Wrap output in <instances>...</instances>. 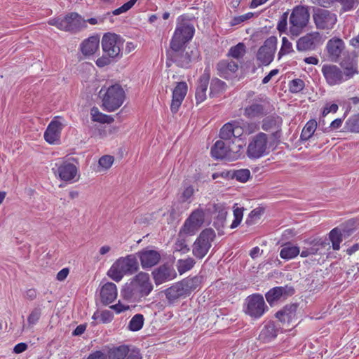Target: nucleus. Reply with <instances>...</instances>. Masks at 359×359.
Masks as SVG:
<instances>
[{
  "label": "nucleus",
  "instance_id": "nucleus-1",
  "mask_svg": "<svg viewBox=\"0 0 359 359\" xmlns=\"http://www.w3.org/2000/svg\"><path fill=\"white\" fill-rule=\"evenodd\" d=\"M154 286L149 275L145 272H139L129 283H126L121 294L123 299L132 302H140L153 290Z\"/></svg>",
  "mask_w": 359,
  "mask_h": 359
},
{
  "label": "nucleus",
  "instance_id": "nucleus-2",
  "mask_svg": "<svg viewBox=\"0 0 359 359\" xmlns=\"http://www.w3.org/2000/svg\"><path fill=\"white\" fill-rule=\"evenodd\" d=\"M123 43L120 36L112 33L104 34L102 39L103 55L97 59L96 65L104 67L121 58Z\"/></svg>",
  "mask_w": 359,
  "mask_h": 359
},
{
  "label": "nucleus",
  "instance_id": "nucleus-3",
  "mask_svg": "<svg viewBox=\"0 0 359 359\" xmlns=\"http://www.w3.org/2000/svg\"><path fill=\"white\" fill-rule=\"evenodd\" d=\"M243 133L238 123H226V160L235 161L242 156L243 142L239 137Z\"/></svg>",
  "mask_w": 359,
  "mask_h": 359
},
{
  "label": "nucleus",
  "instance_id": "nucleus-4",
  "mask_svg": "<svg viewBox=\"0 0 359 359\" xmlns=\"http://www.w3.org/2000/svg\"><path fill=\"white\" fill-rule=\"evenodd\" d=\"M321 72L329 86L339 85L358 73L357 65L354 63H350L344 69L336 65L325 64L323 65Z\"/></svg>",
  "mask_w": 359,
  "mask_h": 359
},
{
  "label": "nucleus",
  "instance_id": "nucleus-5",
  "mask_svg": "<svg viewBox=\"0 0 359 359\" xmlns=\"http://www.w3.org/2000/svg\"><path fill=\"white\" fill-rule=\"evenodd\" d=\"M140 269L137 257L130 254L121 257L111 265L107 275L114 281L119 282L125 276H131Z\"/></svg>",
  "mask_w": 359,
  "mask_h": 359
},
{
  "label": "nucleus",
  "instance_id": "nucleus-6",
  "mask_svg": "<svg viewBox=\"0 0 359 359\" xmlns=\"http://www.w3.org/2000/svg\"><path fill=\"white\" fill-rule=\"evenodd\" d=\"M99 96L102 100V109L108 112H113L121 107L126 97L124 89L119 84L102 87Z\"/></svg>",
  "mask_w": 359,
  "mask_h": 359
},
{
  "label": "nucleus",
  "instance_id": "nucleus-7",
  "mask_svg": "<svg viewBox=\"0 0 359 359\" xmlns=\"http://www.w3.org/2000/svg\"><path fill=\"white\" fill-rule=\"evenodd\" d=\"M194 33V26L188 19V16L180 15L170 43V49L185 48L187 43L192 39Z\"/></svg>",
  "mask_w": 359,
  "mask_h": 359
},
{
  "label": "nucleus",
  "instance_id": "nucleus-8",
  "mask_svg": "<svg viewBox=\"0 0 359 359\" xmlns=\"http://www.w3.org/2000/svg\"><path fill=\"white\" fill-rule=\"evenodd\" d=\"M310 13L304 6H295L289 18L287 34L293 37L299 36L309 22Z\"/></svg>",
  "mask_w": 359,
  "mask_h": 359
},
{
  "label": "nucleus",
  "instance_id": "nucleus-9",
  "mask_svg": "<svg viewBox=\"0 0 359 359\" xmlns=\"http://www.w3.org/2000/svg\"><path fill=\"white\" fill-rule=\"evenodd\" d=\"M48 23L66 32L76 31L86 26V21L76 13H72L64 18L58 17L50 19Z\"/></svg>",
  "mask_w": 359,
  "mask_h": 359
},
{
  "label": "nucleus",
  "instance_id": "nucleus-10",
  "mask_svg": "<svg viewBox=\"0 0 359 359\" xmlns=\"http://www.w3.org/2000/svg\"><path fill=\"white\" fill-rule=\"evenodd\" d=\"M215 237V231L210 228L203 230L193 245L192 252L199 259L204 257L211 247Z\"/></svg>",
  "mask_w": 359,
  "mask_h": 359
},
{
  "label": "nucleus",
  "instance_id": "nucleus-11",
  "mask_svg": "<svg viewBox=\"0 0 359 359\" xmlns=\"http://www.w3.org/2000/svg\"><path fill=\"white\" fill-rule=\"evenodd\" d=\"M245 313L255 319L261 318L268 310V306L264 302L263 296L259 294L248 296L245 299Z\"/></svg>",
  "mask_w": 359,
  "mask_h": 359
},
{
  "label": "nucleus",
  "instance_id": "nucleus-12",
  "mask_svg": "<svg viewBox=\"0 0 359 359\" xmlns=\"http://www.w3.org/2000/svg\"><path fill=\"white\" fill-rule=\"evenodd\" d=\"M313 20L318 29L330 30L337 23V17L329 10L318 8L313 10Z\"/></svg>",
  "mask_w": 359,
  "mask_h": 359
},
{
  "label": "nucleus",
  "instance_id": "nucleus-13",
  "mask_svg": "<svg viewBox=\"0 0 359 359\" xmlns=\"http://www.w3.org/2000/svg\"><path fill=\"white\" fill-rule=\"evenodd\" d=\"M268 138L265 133H259L250 141L247 156L252 159L259 158L267 154Z\"/></svg>",
  "mask_w": 359,
  "mask_h": 359
},
{
  "label": "nucleus",
  "instance_id": "nucleus-14",
  "mask_svg": "<svg viewBox=\"0 0 359 359\" xmlns=\"http://www.w3.org/2000/svg\"><path fill=\"white\" fill-rule=\"evenodd\" d=\"M52 170L55 175L62 181L73 183L79 180L77 167L69 161L55 163Z\"/></svg>",
  "mask_w": 359,
  "mask_h": 359
},
{
  "label": "nucleus",
  "instance_id": "nucleus-15",
  "mask_svg": "<svg viewBox=\"0 0 359 359\" xmlns=\"http://www.w3.org/2000/svg\"><path fill=\"white\" fill-rule=\"evenodd\" d=\"M277 38L271 36L266 39L257 53V60L264 65H269L273 60L276 50Z\"/></svg>",
  "mask_w": 359,
  "mask_h": 359
},
{
  "label": "nucleus",
  "instance_id": "nucleus-16",
  "mask_svg": "<svg viewBox=\"0 0 359 359\" xmlns=\"http://www.w3.org/2000/svg\"><path fill=\"white\" fill-rule=\"evenodd\" d=\"M61 120V117L56 116L48 124L44 133V139L49 144H55L59 142L62 130L65 126Z\"/></svg>",
  "mask_w": 359,
  "mask_h": 359
},
{
  "label": "nucleus",
  "instance_id": "nucleus-17",
  "mask_svg": "<svg viewBox=\"0 0 359 359\" xmlns=\"http://www.w3.org/2000/svg\"><path fill=\"white\" fill-rule=\"evenodd\" d=\"M322 42V36L318 32H312L300 37L297 41L299 51L314 50Z\"/></svg>",
  "mask_w": 359,
  "mask_h": 359
},
{
  "label": "nucleus",
  "instance_id": "nucleus-18",
  "mask_svg": "<svg viewBox=\"0 0 359 359\" xmlns=\"http://www.w3.org/2000/svg\"><path fill=\"white\" fill-rule=\"evenodd\" d=\"M185 48L179 49H171L168 53V60L166 64L170 65V62L175 63L178 67L188 68L191 63V56L188 52L184 50Z\"/></svg>",
  "mask_w": 359,
  "mask_h": 359
},
{
  "label": "nucleus",
  "instance_id": "nucleus-19",
  "mask_svg": "<svg viewBox=\"0 0 359 359\" xmlns=\"http://www.w3.org/2000/svg\"><path fill=\"white\" fill-rule=\"evenodd\" d=\"M325 48L328 60L337 62L345 49V43L341 39L333 37L327 42Z\"/></svg>",
  "mask_w": 359,
  "mask_h": 359
},
{
  "label": "nucleus",
  "instance_id": "nucleus-20",
  "mask_svg": "<svg viewBox=\"0 0 359 359\" xmlns=\"http://www.w3.org/2000/svg\"><path fill=\"white\" fill-rule=\"evenodd\" d=\"M187 84L186 82H178L172 90L170 110L175 114L179 109L187 93Z\"/></svg>",
  "mask_w": 359,
  "mask_h": 359
},
{
  "label": "nucleus",
  "instance_id": "nucleus-21",
  "mask_svg": "<svg viewBox=\"0 0 359 359\" xmlns=\"http://www.w3.org/2000/svg\"><path fill=\"white\" fill-rule=\"evenodd\" d=\"M294 289L292 286L285 285L284 287H275L271 289L265 294L266 299L270 305H273L276 302L286 299L293 295Z\"/></svg>",
  "mask_w": 359,
  "mask_h": 359
},
{
  "label": "nucleus",
  "instance_id": "nucleus-22",
  "mask_svg": "<svg viewBox=\"0 0 359 359\" xmlns=\"http://www.w3.org/2000/svg\"><path fill=\"white\" fill-rule=\"evenodd\" d=\"M152 276L156 285H158L174 279L177 273L172 267L163 264L152 271Z\"/></svg>",
  "mask_w": 359,
  "mask_h": 359
},
{
  "label": "nucleus",
  "instance_id": "nucleus-23",
  "mask_svg": "<svg viewBox=\"0 0 359 359\" xmlns=\"http://www.w3.org/2000/svg\"><path fill=\"white\" fill-rule=\"evenodd\" d=\"M135 255L140 258L142 267L144 269L156 265L161 259L160 254L154 250H142Z\"/></svg>",
  "mask_w": 359,
  "mask_h": 359
},
{
  "label": "nucleus",
  "instance_id": "nucleus-24",
  "mask_svg": "<svg viewBox=\"0 0 359 359\" xmlns=\"http://www.w3.org/2000/svg\"><path fill=\"white\" fill-rule=\"evenodd\" d=\"M353 233L352 229H341L335 227L329 233V239L332 243V247L334 250H339L340 249V243L343 239L347 238Z\"/></svg>",
  "mask_w": 359,
  "mask_h": 359
},
{
  "label": "nucleus",
  "instance_id": "nucleus-25",
  "mask_svg": "<svg viewBox=\"0 0 359 359\" xmlns=\"http://www.w3.org/2000/svg\"><path fill=\"white\" fill-rule=\"evenodd\" d=\"M100 301L104 305L113 302L117 297L116 285L111 282L104 283L100 288Z\"/></svg>",
  "mask_w": 359,
  "mask_h": 359
},
{
  "label": "nucleus",
  "instance_id": "nucleus-26",
  "mask_svg": "<svg viewBox=\"0 0 359 359\" xmlns=\"http://www.w3.org/2000/svg\"><path fill=\"white\" fill-rule=\"evenodd\" d=\"M297 304H287L276 313V317L282 323H291L296 319Z\"/></svg>",
  "mask_w": 359,
  "mask_h": 359
},
{
  "label": "nucleus",
  "instance_id": "nucleus-27",
  "mask_svg": "<svg viewBox=\"0 0 359 359\" xmlns=\"http://www.w3.org/2000/svg\"><path fill=\"white\" fill-rule=\"evenodd\" d=\"M210 80V74L207 69L201 76L196 90V100L197 103L203 102L206 99V91Z\"/></svg>",
  "mask_w": 359,
  "mask_h": 359
},
{
  "label": "nucleus",
  "instance_id": "nucleus-28",
  "mask_svg": "<svg viewBox=\"0 0 359 359\" xmlns=\"http://www.w3.org/2000/svg\"><path fill=\"white\" fill-rule=\"evenodd\" d=\"M165 294L170 303H173L181 297L187 295V293L181 281L176 283L165 290Z\"/></svg>",
  "mask_w": 359,
  "mask_h": 359
},
{
  "label": "nucleus",
  "instance_id": "nucleus-29",
  "mask_svg": "<svg viewBox=\"0 0 359 359\" xmlns=\"http://www.w3.org/2000/svg\"><path fill=\"white\" fill-rule=\"evenodd\" d=\"M99 37L93 36L83 41L80 46V49L84 55L89 56L97 52L99 49Z\"/></svg>",
  "mask_w": 359,
  "mask_h": 359
},
{
  "label": "nucleus",
  "instance_id": "nucleus-30",
  "mask_svg": "<svg viewBox=\"0 0 359 359\" xmlns=\"http://www.w3.org/2000/svg\"><path fill=\"white\" fill-rule=\"evenodd\" d=\"M278 328L273 322H268L262 328L259 338L264 342H269L275 339L277 336Z\"/></svg>",
  "mask_w": 359,
  "mask_h": 359
},
{
  "label": "nucleus",
  "instance_id": "nucleus-31",
  "mask_svg": "<svg viewBox=\"0 0 359 359\" xmlns=\"http://www.w3.org/2000/svg\"><path fill=\"white\" fill-rule=\"evenodd\" d=\"M251 173L248 169L229 170L226 172V177L236 179L237 181L245 183L250 177Z\"/></svg>",
  "mask_w": 359,
  "mask_h": 359
},
{
  "label": "nucleus",
  "instance_id": "nucleus-32",
  "mask_svg": "<svg viewBox=\"0 0 359 359\" xmlns=\"http://www.w3.org/2000/svg\"><path fill=\"white\" fill-rule=\"evenodd\" d=\"M300 252L299 248L291 245L290 243L285 244L280 252V257L283 259H292L296 257Z\"/></svg>",
  "mask_w": 359,
  "mask_h": 359
},
{
  "label": "nucleus",
  "instance_id": "nucleus-33",
  "mask_svg": "<svg viewBox=\"0 0 359 359\" xmlns=\"http://www.w3.org/2000/svg\"><path fill=\"white\" fill-rule=\"evenodd\" d=\"M202 279V276H195L194 277L184 278L181 281L187 294L200 286Z\"/></svg>",
  "mask_w": 359,
  "mask_h": 359
},
{
  "label": "nucleus",
  "instance_id": "nucleus-34",
  "mask_svg": "<svg viewBox=\"0 0 359 359\" xmlns=\"http://www.w3.org/2000/svg\"><path fill=\"white\" fill-rule=\"evenodd\" d=\"M130 352L127 346L123 345L114 347L108 351V359H123L127 357Z\"/></svg>",
  "mask_w": 359,
  "mask_h": 359
},
{
  "label": "nucleus",
  "instance_id": "nucleus-35",
  "mask_svg": "<svg viewBox=\"0 0 359 359\" xmlns=\"http://www.w3.org/2000/svg\"><path fill=\"white\" fill-rule=\"evenodd\" d=\"M280 123L279 117L268 116L263 120L262 129L265 131L277 133L279 130Z\"/></svg>",
  "mask_w": 359,
  "mask_h": 359
},
{
  "label": "nucleus",
  "instance_id": "nucleus-36",
  "mask_svg": "<svg viewBox=\"0 0 359 359\" xmlns=\"http://www.w3.org/2000/svg\"><path fill=\"white\" fill-rule=\"evenodd\" d=\"M90 116L93 121L101 123H111L114 121L111 116L100 112L98 108L95 107L90 109Z\"/></svg>",
  "mask_w": 359,
  "mask_h": 359
},
{
  "label": "nucleus",
  "instance_id": "nucleus-37",
  "mask_svg": "<svg viewBox=\"0 0 359 359\" xmlns=\"http://www.w3.org/2000/svg\"><path fill=\"white\" fill-rule=\"evenodd\" d=\"M205 222V212L201 208L194 210L184 224H203Z\"/></svg>",
  "mask_w": 359,
  "mask_h": 359
},
{
  "label": "nucleus",
  "instance_id": "nucleus-38",
  "mask_svg": "<svg viewBox=\"0 0 359 359\" xmlns=\"http://www.w3.org/2000/svg\"><path fill=\"white\" fill-rule=\"evenodd\" d=\"M316 128L317 122L315 120L309 121L302 131L301 139L304 141L308 140L312 137Z\"/></svg>",
  "mask_w": 359,
  "mask_h": 359
},
{
  "label": "nucleus",
  "instance_id": "nucleus-39",
  "mask_svg": "<svg viewBox=\"0 0 359 359\" xmlns=\"http://www.w3.org/2000/svg\"><path fill=\"white\" fill-rule=\"evenodd\" d=\"M311 243V244L313 243V245L310 248H306L305 250H303L302 251V252L300 253V256L302 257H306L309 255L318 254V252L320 250V247L324 248L327 244L325 241H316L315 243H314V241H313Z\"/></svg>",
  "mask_w": 359,
  "mask_h": 359
},
{
  "label": "nucleus",
  "instance_id": "nucleus-40",
  "mask_svg": "<svg viewBox=\"0 0 359 359\" xmlns=\"http://www.w3.org/2000/svg\"><path fill=\"white\" fill-rule=\"evenodd\" d=\"M144 320V318L142 314H135L130 320L128 327L133 332L139 331L143 327Z\"/></svg>",
  "mask_w": 359,
  "mask_h": 359
},
{
  "label": "nucleus",
  "instance_id": "nucleus-41",
  "mask_svg": "<svg viewBox=\"0 0 359 359\" xmlns=\"http://www.w3.org/2000/svg\"><path fill=\"white\" fill-rule=\"evenodd\" d=\"M195 264V261L192 258H187L184 259H179L177 262V268L180 274H183L185 272L191 270Z\"/></svg>",
  "mask_w": 359,
  "mask_h": 359
},
{
  "label": "nucleus",
  "instance_id": "nucleus-42",
  "mask_svg": "<svg viewBox=\"0 0 359 359\" xmlns=\"http://www.w3.org/2000/svg\"><path fill=\"white\" fill-rule=\"evenodd\" d=\"M212 158L223 159L224 158V142L222 140H217L211 149Z\"/></svg>",
  "mask_w": 359,
  "mask_h": 359
},
{
  "label": "nucleus",
  "instance_id": "nucleus-43",
  "mask_svg": "<svg viewBox=\"0 0 359 359\" xmlns=\"http://www.w3.org/2000/svg\"><path fill=\"white\" fill-rule=\"evenodd\" d=\"M224 83L217 78H213L210 83V96L217 97L223 90Z\"/></svg>",
  "mask_w": 359,
  "mask_h": 359
},
{
  "label": "nucleus",
  "instance_id": "nucleus-44",
  "mask_svg": "<svg viewBox=\"0 0 359 359\" xmlns=\"http://www.w3.org/2000/svg\"><path fill=\"white\" fill-rule=\"evenodd\" d=\"M346 128L351 133H359V114L351 116L346 121Z\"/></svg>",
  "mask_w": 359,
  "mask_h": 359
},
{
  "label": "nucleus",
  "instance_id": "nucleus-45",
  "mask_svg": "<svg viewBox=\"0 0 359 359\" xmlns=\"http://www.w3.org/2000/svg\"><path fill=\"white\" fill-rule=\"evenodd\" d=\"M264 107L259 104H252L247 107L245 110V114L248 117H255L264 114Z\"/></svg>",
  "mask_w": 359,
  "mask_h": 359
},
{
  "label": "nucleus",
  "instance_id": "nucleus-46",
  "mask_svg": "<svg viewBox=\"0 0 359 359\" xmlns=\"http://www.w3.org/2000/svg\"><path fill=\"white\" fill-rule=\"evenodd\" d=\"M264 213V208L263 207H257L252 210L251 212L249 214L246 223L247 224H252V223H256L258 222Z\"/></svg>",
  "mask_w": 359,
  "mask_h": 359
},
{
  "label": "nucleus",
  "instance_id": "nucleus-47",
  "mask_svg": "<svg viewBox=\"0 0 359 359\" xmlns=\"http://www.w3.org/2000/svg\"><path fill=\"white\" fill-rule=\"evenodd\" d=\"M245 53V45L243 43H239L236 46L230 48L228 53V57H232L238 60L244 55Z\"/></svg>",
  "mask_w": 359,
  "mask_h": 359
},
{
  "label": "nucleus",
  "instance_id": "nucleus-48",
  "mask_svg": "<svg viewBox=\"0 0 359 359\" xmlns=\"http://www.w3.org/2000/svg\"><path fill=\"white\" fill-rule=\"evenodd\" d=\"M114 161V158L112 156L105 155L102 156L98 161V164L100 167L99 171L109 169L113 165Z\"/></svg>",
  "mask_w": 359,
  "mask_h": 359
},
{
  "label": "nucleus",
  "instance_id": "nucleus-49",
  "mask_svg": "<svg viewBox=\"0 0 359 359\" xmlns=\"http://www.w3.org/2000/svg\"><path fill=\"white\" fill-rule=\"evenodd\" d=\"M292 51V43L285 36L283 37L282 46L278 52V58L280 59L283 55L289 54Z\"/></svg>",
  "mask_w": 359,
  "mask_h": 359
},
{
  "label": "nucleus",
  "instance_id": "nucleus-50",
  "mask_svg": "<svg viewBox=\"0 0 359 359\" xmlns=\"http://www.w3.org/2000/svg\"><path fill=\"white\" fill-rule=\"evenodd\" d=\"M194 194V189L191 185L184 186V190L180 196V201L182 203L187 202L188 204L191 203V198Z\"/></svg>",
  "mask_w": 359,
  "mask_h": 359
},
{
  "label": "nucleus",
  "instance_id": "nucleus-51",
  "mask_svg": "<svg viewBox=\"0 0 359 359\" xmlns=\"http://www.w3.org/2000/svg\"><path fill=\"white\" fill-rule=\"evenodd\" d=\"M41 316V309L40 307H36L29 313L27 318V322L29 325H35Z\"/></svg>",
  "mask_w": 359,
  "mask_h": 359
},
{
  "label": "nucleus",
  "instance_id": "nucleus-52",
  "mask_svg": "<svg viewBox=\"0 0 359 359\" xmlns=\"http://www.w3.org/2000/svg\"><path fill=\"white\" fill-rule=\"evenodd\" d=\"M137 0H130L128 2L125 3L121 7L114 10L112 11V14L114 15H118L120 14L126 13L129 11L137 2Z\"/></svg>",
  "mask_w": 359,
  "mask_h": 359
},
{
  "label": "nucleus",
  "instance_id": "nucleus-53",
  "mask_svg": "<svg viewBox=\"0 0 359 359\" xmlns=\"http://www.w3.org/2000/svg\"><path fill=\"white\" fill-rule=\"evenodd\" d=\"M304 82L303 80L297 79L292 80L290 83V90L293 93H297L303 90Z\"/></svg>",
  "mask_w": 359,
  "mask_h": 359
},
{
  "label": "nucleus",
  "instance_id": "nucleus-54",
  "mask_svg": "<svg viewBox=\"0 0 359 359\" xmlns=\"http://www.w3.org/2000/svg\"><path fill=\"white\" fill-rule=\"evenodd\" d=\"M287 16L288 12H285L277 25V29L280 33L286 32L287 30Z\"/></svg>",
  "mask_w": 359,
  "mask_h": 359
},
{
  "label": "nucleus",
  "instance_id": "nucleus-55",
  "mask_svg": "<svg viewBox=\"0 0 359 359\" xmlns=\"http://www.w3.org/2000/svg\"><path fill=\"white\" fill-rule=\"evenodd\" d=\"M233 208L234 219L231 224H240L243 216V208H239L235 204Z\"/></svg>",
  "mask_w": 359,
  "mask_h": 359
},
{
  "label": "nucleus",
  "instance_id": "nucleus-56",
  "mask_svg": "<svg viewBox=\"0 0 359 359\" xmlns=\"http://www.w3.org/2000/svg\"><path fill=\"white\" fill-rule=\"evenodd\" d=\"M342 5V8L344 11H348L355 8L358 5L357 0H336Z\"/></svg>",
  "mask_w": 359,
  "mask_h": 359
},
{
  "label": "nucleus",
  "instance_id": "nucleus-57",
  "mask_svg": "<svg viewBox=\"0 0 359 359\" xmlns=\"http://www.w3.org/2000/svg\"><path fill=\"white\" fill-rule=\"evenodd\" d=\"M241 128L243 130V132L245 131L248 134L253 133L259 130V126L255 123H245L243 126V127H241Z\"/></svg>",
  "mask_w": 359,
  "mask_h": 359
},
{
  "label": "nucleus",
  "instance_id": "nucleus-58",
  "mask_svg": "<svg viewBox=\"0 0 359 359\" xmlns=\"http://www.w3.org/2000/svg\"><path fill=\"white\" fill-rule=\"evenodd\" d=\"M338 110V105L337 104H330L327 103L325 106L323 111V116H325L329 113L332 112L335 113Z\"/></svg>",
  "mask_w": 359,
  "mask_h": 359
},
{
  "label": "nucleus",
  "instance_id": "nucleus-59",
  "mask_svg": "<svg viewBox=\"0 0 359 359\" xmlns=\"http://www.w3.org/2000/svg\"><path fill=\"white\" fill-rule=\"evenodd\" d=\"M175 249L180 251L182 254H185L189 252V248L184 241L178 240L175 244Z\"/></svg>",
  "mask_w": 359,
  "mask_h": 359
},
{
  "label": "nucleus",
  "instance_id": "nucleus-60",
  "mask_svg": "<svg viewBox=\"0 0 359 359\" xmlns=\"http://www.w3.org/2000/svg\"><path fill=\"white\" fill-rule=\"evenodd\" d=\"M113 310L116 311L117 313H120L121 312H123L128 309H129V306L124 305L121 304V302H118V304H116L111 307Z\"/></svg>",
  "mask_w": 359,
  "mask_h": 359
},
{
  "label": "nucleus",
  "instance_id": "nucleus-61",
  "mask_svg": "<svg viewBox=\"0 0 359 359\" xmlns=\"http://www.w3.org/2000/svg\"><path fill=\"white\" fill-rule=\"evenodd\" d=\"M69 273V270L68 268L62 269L57 273V276H56L57 280L59 281L65 280L67 278Z\"/></svg>",
  "mask_w": 359,
  "mask_h": 359
},
{
  "label": "nucleus",
  "instance_id": "nucleus-62",
  "mask_svg": "<svg viewBox=\"0 0 359 359\" xmlns=\"http://www.w3.org/2000/svg\"><path fill=\"white\" fill-rule=\"evenodd\" d=\"M87 359H107V355L101 351H96L90 353Z\"/></svg>",
  "mask_w": 359,
  "mask_h": 359
},
{
  "label": "nucleus",
  "instance_id": "nucleus-63",
  "mask_svg": "<svg viewBox=\"0 0 359 359\" xmlns=\"http://www.w3.org/2000/svg\"><path fill=\"white\" fill-rule=\"evenodd\" d=\"M37 292L34 288H30L26 290L25 297L26 299L32 301L36 298Z\"/></svg>",
  "mask_w": 359,
  "mask_h": 359
},
{
  "label": "nucleus",
  "instance_id": "nucleus-64",
  "mask_svg": "<svg viewBox=\"0 0 359 359\" xmlns=\"http://www.w3.org/2000/svg\"><path fill=\"white\" fill-rule=\"evenodd\" d=\"M126 359H142V357L138 349H133Z\"/></svg>",
  "mask_w": 359,
  "mask_h": 359
}]
</instances>
